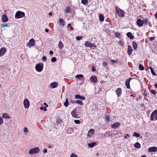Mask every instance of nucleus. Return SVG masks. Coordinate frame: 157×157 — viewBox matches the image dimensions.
I'll return each mask as SVG.
<instances>
[{"instance_id":"1","label":"nucleus","mask_w":157,"mask_h":157,"mask_svg":"<svg viewBox=\"0 0 157 157\" xmlns=\"http://www.w3.org/2000/svg\"><path fill=\"white\" fill-rule=\"evenodd\" d=\"M81 108L80 107H77L72 111L71 115L73 117L77 118L80 117L81 116Z\"/></svg>"},{"instance_id":"2","label":"nucleus","mask_w":157,"mask_h":157,"mask_svg":"<svg viewBox=\"0 0 157 157\" xmlns=\"http://www.w3.org/2000/svg\"><path fill=\"white\" fill-rule=\"evenodd\" d=\"M43 64L42 63H39L36 64L35 66V68L36 70L38 72H41L43 69Z\"/></svg>"},{"instance_id":"3","label":"nucleus","mask_w":157,"mask_h":157,"mask_svg":"<svg viewBox=\"0 0 157 157\" xmlns=\"http://www.w3.org/2000/svg\"><path fill=\"white\" fill-rule=\"evenodd\" d=\"M25 16L24 12L21 11H17L16 13L15 17L17 19L22 18Z\"/></svg>"},{"instance_id":"4","label":"nucleus","mask_w":157,"mask_h":157,"mask_svg":"<svg viewBox=\"0 0 157 157\" xmlns=\"http://www.w3.org/2000/svg\"><path fill=\"white\" fill-rule=\"evenodd\" d=\"M39 151V148L38 147L33 148L30 149L29 151V153L30 155L36 154Z\"/></svg>"},{"instance_id":"5","label":"nucleus","mask_w":157,"mask_h":157,"mask_svg":"<svg viewBox=\"0 0 157 157\" xmlns=\"http://www.w3.org/2000/svg\"><path fill=\"white\" fill-rule=\"evenodd\" d=\"M151 119L152 121L157 120V109L151 113Z\"/></svg>"},{"instance_id":"6","label":"nucleus","mask_w":157,"mask_h":157,"mask_svg":"<svg viewBox=\"0 0 157 157\" xmlns=\"http://www.w3.org/2000/svg\"><path fill=\"white\" fill-rule=\"evenodd\" d=\"M23 104L24 107L25 109H27L29 107L30 105L29 102L27 98L24 99Z\"/></svg>"},{"instance_id":"7","label":"nucleus","mask_w":157,"mask_h":157,"mask_svg":"<svg viewBox=\"0 0 157 157\" xmlns=\"http://www.w3.org/2000/svg\"><path fill=\"white\" fill-rule=\"evenodd\" d=\"M116 11L119 16L121 17H124V14L123 10L119 9L117 10Z\"/></svg>"},{"instance_id":"8","label":"nucleus","mask_w":157,"mask_h":157,"mask_svg":"<svg viewBox=\"0 0 157 157\" xmlns=\"http://www.w3.org/2000/svg\"><path fill=\"white\" fill-rule=\"evenodd\" d=\"M132 79V78H129L125 81V85L127 88L128 89L130 88V83Z\"/></svg>"},{"instance_id":"9","label":"nucleus","mask_w":157,"mask_h":157,"mask_svg":"<svg viewBox=\"0 0 157 157\" xmlns=\"http://www.w3.org/2000/svg\"><path fill=\"white\" fill-rule=\"evenodd\" d=\"M2 21L3 22H6L8 21V18L6 14H3L2 16Z\"/></svg>"},{"instance_id":"10","label":"nucleus","mask_w":157,"mask_h":157,"mask_svg":"<svg viewBox=\"0 0 157 157\" xmlns=\"http://www.w3.org/2000/svg\"><path fill=\"white\" fill-rule=\"evenodd\" d=\"M6 49L5 48H2L0 50V56H3L6 53Z\"/></svg>"},{"instance_id":"11","label":"nucleus","mask_w":157,"mask_h":157,"mask_svg":"<svg viewBox=\"0 0 157 157\" xmlns=\"http://www.w3.org/2000/svg\"><path fill=\"white\" fill-rule=\"evenodd\" d=\"M120 125V124L118 122H117L111 124V126L112 128L116 129Z\"/></svg>"},{"instance_id":"12","label":"nucleus","mask_w":157,"mask_h":157,"mask_svg":"<svg viewBox=\"0 0 157 157\" xmlns=\"http://www.w3.org/2000/svg\"><path fill=\"white\" fill-rule=\"evenodd\" d=\"M150 152H155L157 151V147H149L148 149Z\"/></svg>"},{"instance_id":"13","label":"nucleus","mask_w":157,"mask_h":157,"mask_svg":"<svg viewBox=\"0 0 157 157\" xmlns=\"http://www.w3.org/2000/svg\"><path fill=\"white\" fill-rule=\"evenodd\" d=\"M94 132V130L93 129H90L88 132L87 135V137H90Z\"/></svg>"},{"instance_id":"14","label":"nucleus","mask_w":157,"mask_h":157,"mask_svg":"<svg viewBox=\"0 0 157 157\" xmlns=\"http://www.w3.org/2000/svg\"><path fill=\"white\" fill-rule=\"evenodd\" d=\"M85 45L86 47H94V44L90 41H87L85 43Z\"/></svg>"},{"instance_id":"15","label":"nucleus","mask_w":157,"mask_h":157,"mask_svg":"<svg viewBox=\"0 0 157 157\" xmlns=\"http://www.w3.org/2000/svg\"><path fill=\"white\" fill-rule=\"evenodd\" d=\"M132 51L133 49L132 47L131 46L128 45V48L127 50V52L128 55L130 56L132 54Z\"/></svg>"},{"instance_id":"16","label":"nucleus","mask_w":157,"mask_h":157,"mask_svg":"<svg viewBox=\"0 0 157 157\" xmlns=\"http://www.w3.org/2000/svg\"><path fill=\"white\" fill-rule=\"evenodd\" d=\"M137 25L139 26H142L144 24V21L141 19H139L137 20Z\"/></svg>"},{"instance_id":"17","label":"nucleus","mask_w":157,"mask_h":157,"mask_svg":"<svg viewBox=\"0 0 157 157\" xmlns=\"http://www.w3.org/2000/svg\"><path fill=\"white\" fill-rule=\"evenodd\" d=\"M75 98L76 99H79L82 100H84L85 99V97L80 95L79 94L76 95L75 96Z\"/></svg>"},{"instance_id":"18","label":"nucleus","mask_w":157,"mask_h":157,"mask_svg":"<svg viewBox=\"0 0 157 157\" xmlns=\"http://www.w3.org/2000/svg\"><path fill=\"white\" fill-rule=\"evenodd\" d=\"M35 43V40H29L28 45L30 47L31 46H34Z\"/></svg>"},{"instance_id":"19","label":"nucleus","mask_w":157,"mask_h":157,"mask_svg":"<svg viewBox=\"0 0 157 157\" xmlns=\"http://www.w3.org/2000/svg\"><path fill=\"white\" fill-rule=\"evenodd\" d=\"M116 92L117 94V97H119L120 96L121 93V89L120 88H118L117 89Z\"/></svg>"},{"instance_id":"20","label":"nucleus","mask_w":157,"mask_h":157,"mask_svg":"<svg viewBox=\"0 0 157 157\" xmlns=\"http://www.w3.org/2000/svg\"><path fill=\"white\" fill-rule=\"evenodd\" d=\"M90 80L93 82H96L97 81V77L94 75L91 76L90 78Z\"/></svg>"},{"instance_id":"21","label":"nucleus","mask_w":157,"mask_h":157,"mask_svg":"<svg viewBox=\"0 0 157 157\" xmlns=\"http://www.w3.org/2000/svg\"><path fill=\"white\" fill-rule=\"evenodd\" d=\"M127 35L130 39H133L134 38V36L131 32H128L127 33Z\"/></svg>"},{"instance_id":"22","label":"nucleus","mask_w":157,"mask_h":157,"mask_svg":"<svg viewBox=\"0 0 157 157\" xmlns=\"http://www.w3.org/2000/svg\"><path fill=\"white\" fill-rule=\"evenodd\" d=\"M50 85L53 88H56L58 86L57 82H55L51 83Z\"/></svg>"},{"instance_id":"23","label":"nucleus","mask_w":157,"mask_h":157,"mask_svg":"<svg viewBox=\"0 0 157 157\" xmlns=\"http://www.w3.org/2000/svg\"><path fill=\"white\" fill-rule=\"evenodd\" d=\"M59 22L60 24L59 25L61 26H63L65 25V22L62 18H60L59 20Z\"/></svg>"},{"instance_id":"24","label":"nucleus","mask_w":157,"mask_h":157,"mask_svg":"<svg viewBox=\"0 0 157 157\" xmlns=\"http://www.w3.org/2000/svg\"><path fill=\"white\" fill-rule=\"evenodd\" d=\"M2 117L4 118L9 119L10 117L9 116L8 114L6 113H4L2 116Z\"/></svg>"},{"instance_id":"25","label":"nucleus","mask_w":157,"mask_h":157,"mask_svg":"<svg viewBox=\"0 0 157 157\" xmlns=\"http://www.w3.org/2000/svg\"><path fill=\"white\" fill-rule=\"evenodd\" d=\"M134 146L136 148H140L141 147V145L139 143L137 142L134 144Z\"/></svg>"},{"instance_id":"26","label":"nucleus","mask_w":157,"mask_h":157,"mask_svg":"<svg viewBox=\"0 0 157 157\" xmlns=\"http://www.w3.org/2000/svg\"><path fill=\"white\" fill-rule=\"evenodd\" d=\"M73 129L72 128L70 127L68 128L67 130V132L68 134L72 133L73 132Z\"/></svg>"},{"instance_id":"27","label":"nucleus","mask_w":157,"mask_h":157,"mask_svg":"<svg viewBox=\"0 0 157 157\" xmlns=\"http://www.w3.org/2000/svg\"><path fill=\"white\" fill-rule=\"evenodd\" d=\"M96 144L95 142H93L91 144L88 143L87 145L90 148L93 147Z\"/></svg>"},{"instance_id":"28","label":"nucleus","mask_w":157,"mask_h":157,"mask_svg":"<svg viewBox=\"0 0 157 157\" xmlns=\"http://www.w3.org/2000/svg\"><path fill=\"white\" fill-rule=\"evenodd\" d=\"M58 47L60 49L63 47V44L61 41H60L59 43Z\"/></svg>"},{"instance_id":"29","label":"nucleus","mask_w":157,"mask_h":157,"mask_svg":"<svg viewBox=\"0 0 157 157\" xmlns=\"http://www.w3.org/2000/svg\"><path fill=\"white\" fill-rule=\"evenodd\" d=\"M69 104V102L68 100L66 98L65 100V102L64 103V105L65 107H67L68 106Z\"/></svg>"},{"instance_id":"30","label":"nucleus","mask_w":157,"mask_h":157,"mask_svg":"<svg viewBox=\"0 0 157 157\" xmlns=\"http://www.w3.org/2000/svg\"><path fill=\"white\" fill-rule=\"evenodd\" d=\"M71 11V9L70 7L67 6L66 7L65 10V12L67 13H70Z\"/></svg>"},{"instance_id":"31","label":"nucleus","mask_w":157,"mask_h":157,"mask_svg":"<svg viewBox=\"0 0 157 157\" xmlns=\"http://www.w3.org/2000/svg\"><path fill=\"white\" fill-rule=\"evenodd\" d=\"M133 46L134 49H136L137 48V44L134 41L133 42Z\"/></svg>"},{"instance_id":"32","label":"nucleus","mask_w":157,"mask_h":157,"mask_svg":"<svg viewBox=\"0 0 157 157\" xmlns=\"http://www.w3.org/2000/svg\"><path fill=\"white\" fill-rule=\"evenodd\" d=\"M83 77V75L82 74H79L76 75L75 76V78H77V79H80L81 78H82Z\"/></svg>"},{"instance_id":"33","label":"nucleus","mask_w":157,"mask_h":157,"mask_svg":"<svg viewBox=\"0 0 157 157\" xmlns=\"http://www.w3.org/2000/svg\"><path fill=\"white\" fill-rule=\"evenodd\" d=\"M99 20L100 21H103L104 20V16L103 15L100 14L99 15Z\"/></svg>"},{"instance_id":"34","label":"nucleus","mask_w":157,"mask_h":157,"mask_svg":"<svg viewBox=\"0 0 157 157\" xmlns=\"http://www.w3.org/2000/svg\"><path fill=\"white\" fill-rule=\"evenodd\" d=\"M133 136L135 137H139L140 136V134L139 133H137L136 132H134L133 134Z\"/></svg>"},{"instance_id":"35","label":"nucleus","mask_w":157,"mask_h":157,"mask_svg":"<svg viewBox=\"0 0 157 157\" xmlns=\"http://www.w3.org/2000/svg\"><path fill=\"white\" fill-rule=\"evenodd\" d=\"M75 103H77L81 105H82L83 104L82 101L80 100H78L77 101H75Z\"/></svg>"},{"instance_id":"36","label":"nucleus","mask_w":157,"mask_h":157,"mask_svg":"<svg viewBox=\"0 0 157 157\" xmlns=\"http://www.w3.org/2000/svg\"><path fill=\"white\" fill-rule=\"evenodd\" d=\"M105 118L106 121L108 122L110 120V117L108 115H107L105 116Z\"/></svg>"},{"instance_id":"37","label":"nucleus","mask_w":157,"mask_h":157,"mask_svg":"<svg viewBox=\"0 0 157 157\" xmlns=\"http://www.w3.org/2000/svg\"><path fill=\"white\" fill-rule=\"evenodd\" d=\"M139 68L140 70L141 71L144 70V67L141 64H140L139 65Z\"/></svg>"},{"instance_id":"38","label":"nucleus","mask_w":157,"mask_h":157,"mask_svg":"<svg viewBox=\"0 0 157 157\" xmlns=\"http://www.w3.org/2000/svg\"><path fill=\"white\" fill-rule=\"evenodd\" d=\"M57 59L55 57H53L52 58L51 61L52 62H55L56 61Z\"/></svg>"},{"instance_id":"39","label":"nucleus","mask_w":157,"mask_h":157,"mask_svg":"<svg viewBox=\"0 0 157 157\" xmlns=\"http://www.w3.org/2000/svg\"><path fill=\"white\" fill-rule=\"evenodd\" d=\"M119 44L122 46L124 45V42L122 40H119V41H118Z\"/></svg>"},{"instance_id":"40","label":"nucleus","mask_w":157,"mask_h":157,"mask_svg":"<svg viewBox=\"0 0 157 157\" xmlns=\"http://www.w3.org/2000/svg\"><path fill=\"white\" fill-rule=\"evenodd\" d=\"M114 35L115 36L117 37L118 38H120V34L118 33H115Z\"/></svg>"},{"instance_id":"41","label":"nucleus","mask_w":157,"mask_h":157,"mask_svg":"<svg viewBox=\"0 0 157 157\" xmlns=\"http://www.w3.org/2000/svg\"><path fill=\"white\" fill-rule=\"evenodd\" d=\"M87 2V0H82L81 2L83 4L86 5Z\"/></svg>"},{"instance_id":"42","label":"nucleus","mask_w":157,"mask_h":157,"mask_svg":"<svg viewBox=\"0 0 157 157\" xmlns=\"http://www.w3.org/2000/svg\"><path fill=\"white\" fill-rule=\"evenodd\" d=\"M40 109L41 110H44V111H46L47 110L46 107H41L40 108Z\"/></svg>"},{"instance_id":"43","label":"nucleus","mask_w":157,"mask_h":157,"mask_svg":"<svg viewBox=\"0 0 157 157\" xmlns=\"http://www.w3.org/2000/svg\"><path fill=\"white\" fill-rule=\"evenodd\" d=\"M74 122L76 124H80V121L79 120H74Z\"/></svg>"},{"instance_id":"44","label":"nucleus","mask_w":157,"mask_h":157,"mask_svg":"<svg viewBox=\"0 0 157 157\" xmlns=\"http://www.w3.org/2000/svg\"><path fill=\"white\" fill-rule=\"evenodd\" d=\"M151 92L154 95H155L157 92H156L155 90H152Z\"/></svg>"},{"instance_id":"45","label":"nucleus","mask_w":157,"mask_h":157,"mask_svg":"<svg viewBox=\"0 0 157 157\" xmlns=\"http://www.w3.org/2000/svg\"><path fill=\"white\" fill-rule=\"evenodd\" d=\"M23 131L25 132H29L28 130L26 127L24 128Z\"/></svg>"},{"instance_id":"46","label":"nucleus","mask_w":157,"mask_h":157,"mask_svg":"<svg viewBox=\"0 0 157 157\" xmlns=\"http://www.w3.org/2000/svg\"><path fill=\"white\" fill-rule=\"evenodd\" d=\"M3 120L2 118L1 117H0V125L3 124Z\"/></svg>"},{"instance_id":"47","label":"nucleus","mask_w":157,"mask_h":157,"mask_svg":"<svg viewBox=\"0 0 157 157\" xmlns=\"http://www.w3.org/2000/svg\"><path fill=\"white\" fill-rule=\"evenodd\" d=\"M47 58L45 56H44L42 58V60L43 61H46Z\"/></svg>"},{"instance_id":"48","label":"nucleus","mask_w":157,"mask_h":157,"mask_svg":"<svg viewBox=\"0 0 157 157\" xmlns=\"http://www.w3.org/2000/svg\"><path fill=\"white\" fill-rule=\"evenodd\" d=\"M70 157H78L77 155L74 153H72L70 156Z\"/></svg>"},{"instance_id":"49","label":"nucleus","mask_w":157,"mask_h":157,"mask_svg":"<svg viewBox=\"0 0 157 157\" xmlns=\"http://www.w3.org/2000/svg\"><path fill=\"white\" fill-rule=\"evenodd\" d=\"M151 72L153 75L155 76L156 75V74L155 73L154 70L153 71L152 70V71H151Z\"/></svg>"},{"instance_id":"50","label":"nucleus","mask_w":157,"mask_h":157,"mask_svg":"<svg viewBox=\"0 0 157 157\" xmlns=\"http://www.w3.org/2000/svg\"><path fill=\"white\" fill-rule=\"evenodd\" d=\"M8 24L6 23H4L2 25V27H7L8 26Z\"/></svg>"},{"instance_id":"51","label":"nucleus","mask_w":157,"mask_h":157,"mask_svg":"<svg viewBox=\"0 0 157 157\" xmlns=\"http://www.w3.org/2000/svg\"><path fill=\"white\" fill-rule=\"evenodd\" d=\"M82 36H78L76 37V39H82Z\"/></svg>"},{"instance_id":"52","label":"nucleus","mask_w":157,"mask_h":157,"mask_svg":"<svg viewBox=\"0 0 157 157\" xmlns=\"http://www.w3.org/2000/svg\"><path fill=\"white\" fill-rule=\"evenodd\" d=\"M107 65V64L106 63L104 62L102 63V66L104 67L106 66Z\"/></svg>"},{"instance_id":"53","label":"nucleus","mask_w":157,"mask_h":157,"mask_svg":"<svg viewBox=\"0 0 157 157\" xmlns=\"http://www.w3.org/2000/svg\"><path fill=\"white\" fill-rule=\"evenodd\" d=\"M129 134H126L124 136V138H127L128 136H129Z\"/></svg>"},{"instance_id":"54","label":"nucleus","mask_w":157,"mask_h":157,"mask_svg":"<svg viewBox=\"0 0 157 157\" xmlns=\"http://www.w3.org/2000/svg\"><path fill=\"white\" fill-rule=\"evenodd\" d=\"M148 20H147V19H146V20H144L145 24L146 25H147V23L148 22Z\"/></svg>"},{"instance_id":"55","label":"nucleus","mask_w":157,"mask_h":157,"mask_svg":"<svg viewBox=\"0 0 157 157\" xmlns=\"http://www.w3.org/2000/svg\"><path fill=\"white\" fill-rule=\"evenodd\" d=\"M47 150L46 149H44L43 150V152L44 153H46L47 152Z\"/></svg>"},{"instance_id":"56","label":"nucleus","mask_w":157,"mask_h":157,"mask_svg":"<svg viewBox=\"0 0 157 157\" xmlns=\"http://www.w3.org/2000/svg\"><path fill=\"white\" fill-rule=\"evenodd\" d=\"M49 53L50 55H51L53 54V52L52 51H51L49 52Z\"/></svg>"},{"instance_id":"57","label":"nucleus","mask_w":157,"mask_h":157,"mask_svg":"<svg viewBox=\"0 0 157 157\" xmlns=\"http://www.w3.org/2000/svg\"><path fill=\"white\" fill-rule=\"evenodd\" d=\"M111 62L113 63H115L116 62V61L115 60H112V59H111Z\"/></svg>"},{"instance_id":"58","label":"nucleus","mask_w":157,"mask_h":157,"mask_svg":"<svg viewBox=\"0 0 157 157\" xmlns=\"http://www.w3.org/2000/svg\"><path fill=\"white\" fill-rule=\"evenodd\" d=\"M20 57L22 59H24V56H23V55H22Z\"/></svg>"},{"instance_id":"59","label":"nucleus","mask_w":157,"mask_h":157,"mask_svg":"<svg viewBox=\"0 0 157 157\" xmlns=\"http://www.w3.org/2000/svg\"><path fill=\"white\" fill-rule=\"evenodd\" d=\"M71 26V24L70 23L68 24L67 25V27L68 28L70 27Z\"/></svg>"},{"instance_id":"60","label":"nucleus","mask_w":157,"mask_h":157,"mask_svg":"<svg viewBox=\"0 0 157 157\" xmlns=\"http://www.w3.org/2000/svg\"><path fill=\"white\" fill-rule=\"evenodd\" d=\"M92 71H95V69H94L93 67H92Z\"/></svg>"},{"instance_id":"61","label":"nucleus","mask_w":157,"mask_h":157,"mask_svg":"<svg viewBox=\"0 0 157 157\" xmlns=\"http://www.w3.org/2000/svg\"><path fill=\"white\" fill-rule=\"evenodd\" d=\"M155 39V37H151L150 38V39L151 40H153V39Z\"/></svg>"},{"instance_id":"62","label":"nucleus","mask_w":157,"mask_h":157,"mask_svg":"<svg viewBox=\"0 0 157 157\" xmlns=\"http://www.w3.org/2000/svg\"><path fill=\"white\" fill-rule=\"evenodd\" d=\"M45 31L46 32H48V29L46 28L45 29Z\"/></svg>"},{"instance_id":"63","label":"nucleus","mask_w":157,"mask_h":157,"mask_svg":"<svg viewBox=\"0 0 157 157\" xmlns=\"http://www.w3.org/2000/svg\"><path fill=\"white\" fill-rule=\"evenodd\" d=\"M154 86L156 88H157V83H155L154 85Z\"/></svg>"},{"instance_id":"64","label":"nucleus","mask_w":157,"mask_h":157,"mask_svg":"<svg viewBox=\"0 0 157 157\" xmlns=\"http://www.w3.org/2000/svg\"><path fill=\"white\" fill-rule=\"evenodd\" d=\"M155 17L157 18V12H156V13L155 15Z\"/></svg>"}]
</instances>
